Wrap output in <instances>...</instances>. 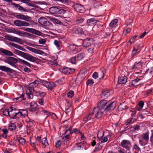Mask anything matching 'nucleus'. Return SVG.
Returning <instances> with one entry per match:
<instances>
[{"instance_id":"obj_1","label":"nucleus","mask_w":153,"mask_h":153,"mask_svg":"<svg viewBox=\"0 0 153 153\" xmlns=\"http://www.w3.org/2000/svg\"><path fill=\"white\" fill-rule=\"evenodd\" d=\"M116 105L115 102H107L105 100H102L98 103L97 106L95 107L92 113L95 117L99 118L101 117L103 114H106L114 109Z\"/></svg>"},{"instance_id":"obj_2","label":"nucleus","mask_w":153,"mask_h":153,"mask_svg":"<svg viewBox=\"0 0 153 153\" xmlns=\"http://www.w3.org/2000/svg\"><path fill=\"white\" fill-rule=\"evenodd\" d=\"M40 79L36 80L33 82L29 84L26 91V94L27 96L28 99H32L33 98V91H34V89L33 88L36 87L38 85L40 82Z\"/></svg>"},{"instance_id":"obj_3","label":"nucleus","mask_w":153,"mask_h":153,"mask_svg":"<svg viewBox=\"0 0 153 153\" xmlns=\"http://www.w3.org/2000/svg\"><path fill=\"white\" fill-rule=\"evenodd\" d=\"M14 53L16 54L21 56L25 59L31 62H34L37 60V58L36 57L17 50H15Z\"/></svg>"},{"instance_id":"obj_4","label":"nucleus","mask_w":153,"mask_h":153,"mask_svg":"<svg viewBox=\"0 0 153 153\" xmlns=\"http://www.w3.org/2000/svg\"><path fill=\"white\" fill-rule=\"evenodd\" d=\"M139 143L142 146H144L147 144L149 139V133L146 132L143 134L139 137Z\"/></svg>"},{"instance_id":"obj_5","label":"nucleus","mask_w":153,"mask_h":153,"mask_svg":"<svg viewBox=\"0 0 153 153\" xmlns=\"http://www.w3.org/2000/svg\"><path fill=\"white\" fill-rule=\"evenodd\" d=\"M7 32L9 33H13L17 34L19 36H23L25 35L30 36L31 34L29 33H26L19 30L17 29L11 27L8 30Z\"/></svg>"},{"instance_id":"obj_6","label":"nucleus","mask_w":153,"mask_h":153,"mask_svg":"<svg viewBox=\"0 0 153 153\" xmlns=\"http://www.w3.org/2000/svg\"><path fill=\"white\" fill-rule=\"evenodd\" d=\"M5 39L11 42H16L20 44H23V40L22 39L11 35H6L4 36Z\"/></svg>"},{"instance_id":"obj_7","label":"nucleus","mask_w":153,"mask_h":153,"mask_svg":"<svg viewBox=\"0 0 153 153\" xmlns=\"http://www.w3.org/2000/svg\"><path fill=\"white\" fill-rule=\"evenodd\" d=\"M49 12L52 14L64 13L66 10L56 7H51L49 9Z\"/></svg>"},{"instance_id":"obj_8","label":"nucleus","mask_w":153,"mask_h":153,"mask_svg":"<svg viewBox=\"0 0 153 153\" xmlns=\"http://www.w3.org/2000/svg\"><path fill=\"white\" fill-rule=\"evenodd\" d=\"M17 59L16 58L12 57H9L7 59L4 60V62L16 68V66L15 64L17 63Z\"/></svg>"},{"instance_id":"obj_9","label":"nucleus","mask_w":153,"mask_h":153,"mask_svg":"<svg viewBox=\"0 0 153 153\" xmlns=\"http://www.w3.org/2000/svg\"><path fill=\"white\" fill-rule=\"evenodd\" d=\"M13 24L15 25L17 27H27L30 26V24L24 21H21L19 20H15L14 21Z\"/></svg>"},{"instance_id":"obj_10","label":"nucleus","mask_w":153,"mask_h":153,"mask_svg":"<svg viewBox=\"0 0 153 153\" xmlns=\"http://www.w3.org/2000/svg\"><path fill=\"white\" fill-rule=\"evenodd\" d=\"M24 30L28 32L31 33L38 36H42V33L39 31L36 30L33 28H25Z\"/></svg>"},{"instance_id":"obj_11","label":"nucleus","mask_w":153,"mask_h":153,"mask_svg":"<svg viewBox=\"0 0 153 153\" xmlns=\"http://www.w3.org/2000/svg\"><path fill=\"white\" fill-rule=\"evenodd\" d=\"M9 110H10V117H11L10 119H15V117L18 111L17 109L14 107L10 106L9 107Z\"/></svg>"},{"instance_id":"obj_12","label":"nucleus","mask_w":153,"mask_h":153,"mask_svg":"<svg viewBox=\"0 0 153 153\" xmlns=\"http://www.w3.org/2000/svg\"><path fill=\"white\" fill-rule=\"evenodd\" d=\"M94 40L91 38H86L83 41V45L86 48L91 45L93 43Z\"/></svg>"},{"instance_id":"obj_13","label":"nucleus","mask_w":153,"mask_h":153,"mask_svg":"<svg viewBox=\"0 0 153 153\" xmlns=\"http://www.w3.org/2000/svg\"><path fill=\"white\" fill-rule=\"evenodd\" d=\"M70 49L73 54H76L81 51L79 46L73 44L70 46Z\"/></svg>"},{"instance_id":"obj_14","label":"nucleus","mask_w":153,"mask_h":153,"mask_svg":"<svg viewBox=\"0 0 153 153\" xmlns=\"http://www.w3.org/2000/svg\"><path fill=\"white\" fill-rule=\"evenodd\" d=\"M74 8L75 10L77 12L82 13L85 10L84 7L81 5L76 4L74 5Z\"/></svg>"},{"instance_id":"obj_15","label":"nucleus","mask_w":153,"mask_h":153,"mask_svg":"<svg viewBox=\"0 0 153 153\" xmlns=\"http://www.w3.org/2000/svg\"><path fill=\"white\" fill-rule=\"evenodd\" d=\"M113 90H106L102 91L101 94V97L106 99L109 97L111 94H113Z\"/></svg>"},{"instance_id":"obj_16","label":"nucleus","mask_w":153,"mask_h":153,"mask_svg":"<svg viewBox=\"0 0 153 153\" xmlns=\"http://www.w3.org/2000/svg\"><path fill=\"white\" fill-rule=\"evenodd\" d=\"M130 142L126 140H123L121 142V146L125 148L126 150L130 151V147L128 146L130 145Z\"/></svg>"},{"instance_id":"obj_17","label":"nucleus","mask_w":153,"mask_h":153,"mask_svg":"<svg viewBox=\"0 0 153 153\" xmlns=\"http://www.w3.org/2000/svg\"><path fill=\"white\" fill-rule=\"evenodd\" d=\"M26 48L35 53L42 55L44 53V52L41 50H38L30 47L27 46L26 47Z\"/></svg>"},{"instance_id":"obj_18","label":"nucleus","mask_w":153,"mask_h":153,"mask_svg":"<svg viewBox=\"0 0 153 153\" xmlns=\"http://www.w3.org/2000/svg\"><path fill=\"white\" fill-rule=\"evenodd\" d=\"M143 63V62L142 61H140L138 62H136L132 68L134 71L139 70L142 67Z\"/></svg>"},{"instance_id":"obj_19","label":"nucleus","mask_w":153,"mask_h":153,"mask_svg":"<svg viewBox=\"0 0 153 153\" xmlns=\"http://www.w3.org/2000/svg\"><path fill=\"white\" fill-rule=\"evenodd\" d=\"M15 17L25 21H28L30 18L25 15L20 13H17L15 15Z\"/></svg>"},{"instance_id":"obj_20","label":"nucleus","mask_w":153,"mask_h":153,"mask_svg":"<svg viewBox=\"0 0 153 153\" xmlns=\"http://www.w3.org/2000/svg\"><path fill=\"white\" fill-rule=\"evenodd\" d=\"M74 70L68 67L63 68L62 70V72L65 74H69L72 73Z\"/></svg>"},{"instance_id":"obj_21","label":"nucleus","mask_w":153,"mask_h":153,"mask_svg":"<svg viewBox=\"0 0 153 153\" xmlns=\"http://www.w3.org/2000/svg\"><path fill=\"white\" fill-rule=\"evenodd\" d=\"M39 22L41 25H47L49 23L46 18L44 17H41L38 19Z\"/></svg>"},{"instance_id":"obj_22","label":"nucleus","mask_w":153,"mask_h":153,"mask_svg":"<svg viewBox=\"0 0 153 153\" xmlns=\"http://www.w3.org/2000/svg\"><path fill=\"white\" fill-rule=\"evenodd\" d=\"M127 80V78L125 76H121L119 77L118 82L120 84H124L125 83Z\"/></svg>"},{"instance_id":"obj_23","label":"nucleus","mask_w":153,"mask_h":153,"mask_svg":"<svg viewBox=\"0 0 153 153\" xmlns=\"http://www.w3.org/2000/svg\"><path fill=\"white\" fill-rule=\"evenodd\" d=\"M37 107V104L35 102H32L30 103V111H31L36 110Z\"/></svg>"},{"instance_id":"obj_24","label":"nucleus","mask_w":153,"mask_h":153,"mask_svg":"<svg viewBox=\"0 0 153 153\" xmlns=\"http://www.w3.org/2000/svg\"><path fill=\"white\" fill-rule=\"evenodd\" d=\"M9 44L11 46L16 48L19 49L23 51H25V49L23 48L22 46H20L12 42H10L9 43Z\"/></svg>"},{"instance_id":"obj_25","label":"nucleus","mask_w":153,"mask_h":153,"mask_svg":"<svg viewBox=\"0 0 153 153\" xmlns=\"http://www.w3.org/2000/svg\"><path fill=\"white\" fill-rule=\"evenodd\" d=\"M97 20L94 18H91L87 20V22L89 25L93 26L97 22Z\"/></svg>"},{"instance_id":"obj_26","label":"nucleus","mask_w":153,"mask_h":153,"mask_svg":"<svg viewBox=\"0 0 153 153\" xmlns=\"http://www.w3.org/2000/svg\"><path fill=\"white\" fill-rule=\"evenodd\" d=\"M0 51L2 53L6 55L13 56V55L12 52L7 50L1 48L0 49Z\"/></svg>"},{"instance_id":"obj_27","label":"nucleus","mask_w":153,"mask_h":153,"mask_svg":"<svg viewBox=\"0 0 153 153\" xmlns=\"http://www.w3.org/2000/svg\"><path fill=\"white\" fill-rule=\"evenodd\" d=\"M19 63L31 67L32 65L28 62L21 59H19Z\"/></svg>"},{"instance_id":"obj_28","label":"nucleus","mask_w":153,"mask_h":153,"mask_svg":"<svg viewBox=\"0 0 153 153\" xmlns=\"http://www.w3.org/2000/svg\"><path fill=\"white\" fill-rule=\"evenodd\" d=\"M82 144L81 143L76 144L73 147L72 149L74 150H79L82 147Z\"/></svg>"},{"instance_id":"obj_29","label":"nucleus","mask_w":153,"mask_h":153,"mask_svg":"<svg viewBox=\"0 0 153 153\" xmlns=\"http://www.w3.org/2000/svg\"><path fill=\"white\" fill-rule=\"evenodd\" d=\"M139 80V79H138L132 80L130 82L129 86L131 87L137 86L138 85L137 83Z\"/></svg>"},{"instance_id":"obj_30","label":"nucleus","mask_w":153,"mask_h":153,"mask_svg":"<svg viewBox=\"0 0 153 153\" xmlns=\"http://www.w3.org/2000/svg\"><path fill=\"white\" fill-rule=\"evenodd\" d=\"M133 149L134 152L138 153L140 151V149L136 144H134L133 146Z\"/></svg>"},{"instance_id":"obj_31","label":"nucleus","mask_w":153,"mask_h":153,"mask_svg":"<svg viewBox=\"0 0 153 153\" xmlns=\"http://www.w3.org/2000/svg\"><path fill=\"white\" fill-rule=\"evenodd\" d=\"M106 73L105 70L104 68H102L101 69V71L99 72V76L100 77V79L102 78L105 76Z\"/></svg>"},{"instance_id":"obj_32","label":"nucleus","mask_w":153,"mask_h":153,"mask_svg":"<svg viewBox=\"0 0 153 153\" xmlns=\"http://www.w3.org/2000/svg\"><path fill=\"white\" fill-rule=\"evenodd\" d=\"M127 108V107L125 105L124 102L120 104L118 106V109L120 111H122L123 110L126 109Z\"/></svg>"},{"instance_id":"obj_33","label":"nucleus","mask_w":153,"mask_h":153,"mask_svg":"<svg viewBox=\"0 0 153 153\" xmlns=\"http://www.w3.org/2000/svg\"><path fill=\"white\" fill-rule=\"evenodd\" d=\"M0 70L3 71L9 72H10L11 70L10 68L4 66H0Z\"/></svg>"},{"instance_id":"obj_34","label":"nucleus","mask_w":153,"mask_h":153,"mask_svg":"<svg viewBox=\"0 0 153 153\" xmlns=\"http://www.w3.org/2000/svg\"><path fill=\"white\" fill-rule=\"evenodd\" d=\"M140 51V50L138 48V47L136 48V46L134 47L132 51V56H134L137 53H139Z\"/></svg>"},{"instance_id":"obj_35","label":"nucleus","mask_w":153,"mask_h":153,"mask_svg":"<svg viewBox=\"0 0 153 153\" xmlns=\"http://www.w3.org/2000/svg\"><path fill=\"white\" fill-rule=\"evenodd\" d=\"M118 20L116 19H115L112 20L109 24L110 27H114L118 22Z\"/></svg>"},{"instance_id":"obj_36","label":"nucleus","mask_w":153,"mask_h":153,"mask_svg":"<svg viewBox=\"0 0 153 153\" xmlns=\"http://www.w3.org/2000/svg\"><path fill=\"white\" fill-rule=\"evenodd\" d=\"M108 140V138L107 137H105L104 138L102 139L101 141V143L99 144V146L98 147L99 149H101L102 147V145L101 146L102 143H105Z\"/></svg>"},{"instance_id":"obj_37","label":"nucleus","mask_w":153,"mask_h":153,"mask_svg":"<svg viewBox=\"0 0 153 153\" xmlns=\"http://www.w3.org/2000/svg\"><path fill=\"white\" fill-rule=\"evenodd\" d=\"M3 115L7 117H10V110L9 109H6L4 110L3 111Z\"/></svg>"},{"instance_id":"obj_38","label":"nucleus","mask_w":153,"mask_h":153,"mask_svg":"<svg viewBox=\"0 0 153 153\" xmlns=\"http://www.w3.org/2000/svg\"><path fill=\"white\" fill-rule=\"evenodd\" d=\"M21 2L26 3L29 6H30L32 7H35V5L33 4L30 2V0H19Z\"/></svg>"},{"instance_id":"obj_39","label":"nucleus","mask_w":153,"mask_h":153,"mask_svg":"<svg viewBox=\"0 0 153 153\" xmlns=\"http://www.w3.org/2000/svg\"><path fill=\"white\" fill-rule=\"evenodd\" d=\"M104 132L102 131H99L97 133V137L99 139H101L104 136Z\"/></svg>"},{"instance_id":"obj_40","label":"nucleus","mask_w":153,"mask_h":153,"mask_svg":"<svg viewBox=\"0 0 153 153\" xmlns=\"http://www.w3.org/2000/svg\"><path fill=\"white\" fill-rule=\"evenodd\" d=\"M40 82L42 83V85L46 87V88H48L49 82H48L46 81H45L43 80L40 79Z\"/></svg>"},{"instance_id":"obj_41","label":"nucleus","mask_w":153,"mask_h":153,"mask_svg":"<svg viewBox=\"0 0 153 153\" xmlns=\"http://www.w3.org/2000/svg\"><path fill=\"white\" fill-rule=\"evenodd\" d=\"M86 85H87L92 86L94 84V82L93 80L91 79H88L86 82Z\"/></svg>"},{"instance_id":"obj_42","label":"nucleus","mask_w":153,"mask_h":153,"mask_svg":"<svg viewBox=\"0 0 153 153\" xmlns=\"http://www.w3.org/2000/svg\"><path fill=\"white\" fill-rule=\"evenodd\" d=\"M21 112H22V116L23 117H25L27 116L28 113L27 111L25 109H20Z\"/></svg>"},{"instance_id":"obj_43","label":"nucleus","mask_w":153,"mask_h":153,"mask_svg":"<svg viewBox=\"0 0 153 153\" xmlns=\"http://www.w3.org/2000/svg\"><path fill=\"white\" fill-rule=\"evenodd\" d=\"M42 144L45 146V147L48 145V143L46 138H44L42 139Z\"/></svg>"},{"instance_id":"obj_44","label":"nucleus","mask_w":153,"mask_h":153,"mask_svg":"<svg viewBox=\"0 0 153 153\" xmlns=\"http://www.w3.org/2000/svg\"><path fill=\"white\" fill-rule=\"evenodd\" d=\"M16 126L13 123L10 124L9 125L8 128L11 131H13L15 129Z\"/></svg>"},{"instance_id":"obj_45","label":"nucleus","mask_w":153,"mask_h":153,"mask_svg":"<svg viewBox=\"0 0 153 153\" xmlns=\"http://www.w3.org/2000/svg\"><path fill=\"white\" fill-rule=\"evenodd\" d=\"M56 85L54 82H49L48 88L49 89H52L56 87Z\"/></svg>"},{"instance_id":"obj_46","label":"nucleus","mask_w":153,"mask_h":153,"mask_svg":"<svg viewBox=\"0 0 153 153\" xmlns=\"http://www.w3.org/2000/svg\"><path fill=\"white\" fill-rule=\"evenodd\" d=\"M70 137L68 135L66 134L65 136H64L63 137L62 140L64 142H67L69 140Z\"/></svg>"},{"instance_id":"obj_47","label":"nucleus","mask_w":153,"mask_h":153,"mask_svg":"<svg viewBox=\"0 0 153 153\" xmlns=\"http://www.w3.org/2000/svg\"><path fill=\"white\" fill-rule=\"evenodd\" d=\"M135 120L136 119L135 118L132 117L130 120H128L127 122L126 123V124L127 125L129 124H132Z\"/></svg>"},{"instance_id":"obj_48","label":"nucleus","mask_w":153,"mask_h":153,"mask_svg":"<svg viewBox=\"0 0 153 153\" xmlns=\"http://www.w3.org/2000/svg\"><path fill=\"white\" fill-rule=\"evenodd\" d=\"M21 116H22V112H21L20 110H19V111H17L15 118H19Z\"/></svg>"},{"instance_id":"obj_49","label":"nucleus","mask_w":153,"mask_h":153,"mask_svg":"<svg viewBox=\"0 0 153 153\" xmlns=\"http://www.w3.org/2000/svg\"><path fill=\"white\" fill-rule=\"evenodd\" d=\"M27 126L31 129L33 128L34 125L32 121H29L27 123Z\"/></svg>"},{"instance_id":"obj_50","label":"nucleus","mask_w":153,"mask_h":153,"mask_svg":"<svg viewBox=\"0 0 153 153\" xmlns=\"http://www.w3.org/2000/svg\"><path fill=\"white\" fill-rule=\"evenodd\" d=\"M30 143L31 146L32 147H34V149H36V147L38 146V144L36 143V142H32V141L30 140Z\"/></svg>"},{"instance_id":"obj_51","label":"nucleus","mask_w":153,"mask_h":153,"mask_svg":"<svg viewBox=\"0 0 153 153\" xmlns=\"http://www.w3.org/2000/svg\"><path fill=\"white\" fill-rule=\"evenodd\" d=\"M84 19L83 18H78L76 20V23L77 24H80L82 23L84 21Z\"/></svg>"},{"instance_id":"obj_52","label":"nucleus","mask_w":153,"mask_h":153,"mask_svg":"<svg viewBox=\"0 0 153 153\" xmlns=\"http://www.w3.org/2000/svg\"><path fill=\"white\" fill-rule=\"evenodd\" d=\"M24 95L23 94H22L20 97H17L15 99L16 100H19V101H21L22 100H25V98H24Z\"/></svg>"},{"instance_id":"obj_53","label":"nucleus","mask_w":153,"mask_h":153,"mask_svg":"<svg viewBox=\"0 0 153 153\" xmlns=\"http://www.w3.org/2000/svg\"><path fill=\"white\" fill-rule=\"evenodd\" d=\"M18 141L20 144L22 145H24L25 144V140L23 138H20L18 140Z\"/></svg>"},{"instance_id":"obj_54","label":"nucleus","mask_w":153,"mask_h":153,"mask_svg":"<svg viewBox=\"0 0 153 153\" xmlns=\"http://www.w3.org/2000/svg\"><path fill=\"white\" fill-rule=\"evenodd\" d=\"M49 63L52 65H56L57 64V61L55 59H53L49 61Z\"/></svg>"},{"instance_id":"obj_55","label":"nucleus","mask_w":153,"mask_h":153,"mask_svg":"<svg viewBox=\"0 0 153 153\" xmlns=\"http://www.w3.org/2000/svg\"><path fill=\"white\" fill-rule=\"evenodd\" d=\"M76 33L78 34H82L83 33V30L81 28H76Z\"/></svg>"},{"instance_id":"obj_56","label":"nucleus","mask_w":153,"mask_h":153,"mask_svg":"<svg viewBox=\"0 0 153 153\" xmlns=\"http://www.w3.org/2000/svg\"><path fill=\"white\" fill-rule=\"evenodd\" d=\"M54 44L57 48H59L60 46V43L58 40H55Z\"/></svg>"},{"instance_id":"obj_57","label":"nucleus","mask_w":153,"mask_h":153,"mask_svg":"<svg viewBox=\"0 0 153 153\" xmlns=\"http://www.w3.org/2000/svg\"><path fill=\"white\" fill-rule=\"evenodd\" d=\"M74 95V92L73 91H70L67 94V96L68 97L71 98Z\"/></svg>"},{"instance_id":"obj_58","label":"nucleus","mask_w":153,"mask_h":153,"mask_svg":"<svg viewBox=\"0 0 153 153\" xmlns=\"http://www.w3.org/2000/svg\"><path fill=\"white\" fill-rule=\"evenodd\" d=\"M86 117L88 118V120H90L91 119H93L94 118V116H93L92 113L89 114Z\"/></svg>"},{"instance_id":"obj_59","label":"nucleus","mask_w":153,"mask_h":153,"mask_svg":"<svg viewBox=\"0 0 153 153\" xmlns=\"http://www.w3.org/2000/svg\"><path fill=\"white\" fill-rule=\"evenodd\" d=\"M84 57V54L83 53H79L77 55V58L78 60H80L82 59Z\"/></svg>"},{"instance_id":"obj_60","label":"nucleus","mask_w":153,"mask_h":153,"mask_svg":"<svg viewBox=\"0 0 153 153\" xmlns=\"http://www.w3.org/2000/svg\"><path fill=\"white\" fill-rule=\"evenodd\" d=\"M76 58L75 57L71 58L70 60L71 62L73 64H75L76 62Z\"/></svg>"},{"instance_id":"obj_61","label":"nucleus","mask_w":153,"mask_h":153,"mask_svg":"<svg viewBox=\"0 0 153 153\" xmlns=\"http://www.w3.org/2000/svg\"><path fill=\"white\" fill-rule=\"evenodd\" d=\"M99 76V74L97 72H95L92 75V77L95 79H97Z\"/></svg>"},{"instance_id":"obj_62","label":"nucleus","mask_w":153,"mask_h":153,"mask_svg":"<svg viewBox=\"0 0 153 153\" xmlns=\"http://www.w3.org/2000/svg\"><path fill=\"white\" fill-rule=\"evenodd\" d=\"M39 42L40 44L44 45L45 43L46 40L44 39H41L39 40Z\"/></svg>"},{"instance_id":"obj_63","label":"nucleus","mask_w":153,"mask_h":153,"mask_svg":"<svg viewBox=\"0 0 153 153\" xmlns=\"http://www.w3.org/2000/svg\"><path fill=\"white\" fill-rule=\"evenodd\" d=\"M148 71H149V73L150 75L153 77V67L149 69Z\"/></svg>"},{"instance_id":"obj_64","label":"nucleus","mask_w":153,"mask_h":153,"mask_svg":"<svg viewBox=\"0 0 153 153\" xmlns=\"http://www.w3.org/2000/svg\"><path fill=\"white\" fill-rule=\"evenodd\" d=\"M19 10L20 11H23L24 12H27V10L25 9L23 7H22L20 5H19L18 8Z\"/></svg>"}]
</instances>
